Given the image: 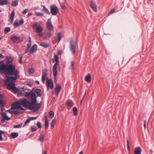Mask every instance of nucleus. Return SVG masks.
<instances>
[{
  "label": "nucleus",
  "mask_w": 154,
  "mask_h": 154,
  "mask_svg": "<svg viewBox=\"0 0 154 154\" xmlns=\"http://www.w3.org/2000/svg\"><path fill=\"white\" fill-rule=\"evenodd\" d=\"M5 120L4 119V118L2 117V120H1V122L2 123H3L5 122Z\"/></svg>",
  "instance_id": "338daca9"
},
{
  "label": "nucleus",
  "mask_w": 154,
  "mask_h": 154,
  "mask_svg": "<svg viewBox=\"0 0 154 154\" xmlns=\"http://www.w3.org/2000/svg\"><path fill=\"white\" fill-rule=\"evenodd\" d=\"M67 105L68 106H71L73 105V103L72 101L69 100L67 101Z\"/></svg>",
  "instance_id": "e433bc0d"
},
{
  "label": "nucleus",
  "mask_w": 154,
  "mask_h": 154,
  "mask_svg": "<svg viewBox=\"0 0 154 154\" xmlns=\"http://www.w3.org/2000/svg\"><path fill=\"white\" fill-rule=\"evenodd\" d=\"M8 0H0V5H7L8 4Z\"/></svg>",
  "instance_id": "a878e982"
},
{
  "label": "nucleus",
  "mask_w": 154,
  "mask_h": 154,
  "mask_svg": "<svg viewBox=\"0 0 154 154\" xmlns=\"http://www.w3.org/2000/svg\"><path fill=\"white\" fill-rule=\"evenodd\" d=\"M20 103L18 101L14 102L12 105V107L14 109H18L22 110L23 108L20 106Z\"/></svg>",
  "instance_id": "1a4fd4ad"
},
{
  "label": "nucleus",
  "mask_w": 154,
  "mask_h": 154,
  "mask_svg": "<svg viewBox=\"0 0 154 154\" xmlns=\"http://www.w3.org/2000/svg\"><path fill=\"white\" fill-rule=\"evenodd\" d=\"M71 65L70 68L72 69H73V66L75 63V62L74 61H71L70 62Z\"/></svg>",
  "instance_id": "de8ad7c7"
},
{
  "label": "nucleus",
  "mask_w": 154,
  "mask_h": 154,
  "mask_svg": "<svg viewBox=\"0 0 154 154\" xmlns=\"http://www.w3.org/2000/svg\"><path fill=\"white\" fill-rule=\"evenodd\" d=\"M127 148H128V150L129 151V149H130V147H129V141L128 140H127Z\"/></svg>",
  "instance_id": "680f3d73"
},
{
  "label": "nucleus",
  "mask_w": 154,
  "mask_h": 154,
  "mask_svg": "<svg viewBox=\"0 0 154 154\" xmlns=\"http://www.w3.org/2000/svg\"><path fill=\"white\" fill-rule=\"evenodd\" d=\"M27 84L29 86H31L33 85V83L32 82H28L27 83Z\"/></svg>",
  "instance_id": "e2e57ef3"
},
{
  "label": "nucleus",
  "mask_w": 154,
  "mask_h": 154,
  "mask_svg": "<svg viewBox=\"0 0 154 154\" xmlns=\"http://www.w3.org/2000/svg\"><path fill=\"white\" fill-rule=\"evenodd\" d=\"M115 11V10L114 9H112L111 10H110L109 13V14H111Z\"/></svg>",
  "instance_id": "052dcab7"
},
{
  "label": "nucleus",
  "mask_w": 154,
  "mask_h": 154,
  "mask_svg": "<svg viewBox=\"0 0 154 154\" xmlns=\"http://www.w3.org/2000/svg\"><path fill=\"white\" fill-rule=\"evenodd\" d=\"M11 30V28L9 27H7L4 30V33L6 34L9 32Z\"/></svg>",
  "instance_id": "ea45409f"
},
{
  "label": "nucleus",
  "mask_w": 154,
  "mask_h": 154,
  "mask_svg": "<svg viewBox=\"0 0 154 154\" xmlns=\"http://www.w3.org/2000/svg\"><path fill=\"white\" fill-rule=\"evenodd\" d=\"M28 11V9H25L23 11L22 13L23 14H26L27 12Z\"/></svg>",
  "instance_id": "4d7b16f0"
},
{
  "label": "nucleus",
  "mask_w": 154,
  "mask_h": 154,
  "mask_svg": "<svg viewBox=\"0 0 154 154\" xmlns=\"http://www.w3.org/2000/svg\"><path fill=\"white\" fill-rule=\"evenodd\" d=\"M11 40L14 42L18 43L20 42V38L16 36H14L11 38Z\"/></svg>",
  "instance_id": "dca6fc26"
},
{
  "label": "nucleus",
  "mask_w": 154,
  "mask_h": 154,
  "mask_svg": "<svg viewBox=\"0 0 154 154\" xmlns=\"http://www.w3.org/2000/svg\"><path fill=\"white\" fill-rule=\"evenodd\" d=\"M51 13L53 15H56L59 12L58 8L55 5H52L50 6Z\"/></svg>",
  "instance_id": "423d86ee"
},
{
  "label": "nucleus",
  "mask_w": 154,
  "mask_h": 154,
  "mask_svg": "<svg viewBox=\"0 0 154 154\" xmlns=\"http://www.w3.org/2000/svg\"><path fill=\"white\" fill-rule=\"evenodd\" d=\"M90 5L91 9L94 11L96 12L97 11V6L94 2L91 1L90 2Z\"/></svg>",
  "instance_id": "ddd939ff"
},
{
  "label": "nucleus",
  "mask_w": 154,
  "mask_h": 154,
  "mask_svg": "<svg viewBox=\"0 0 154 154\" xmlns=\"http://www.w3.org/2000/svg\"><path fill=\"white\" fill-rule=\"evenodd\" d=\"M14 26L15 27H17L18 25H19V23L16 20L15 21L14 23Z\"/></svg>",
  "instance_id": "8fccbe9b"
},
{
  "label": "nucleus",
  "mask_w": 154,
  "mask_h": 154,
  "mask_svg": "<svg viewBox=\"0 0 154 154\" xmlns=\"http://www.w3.org/2000/svg\"><path fill=\"white\" fill-rule=\"evenodd\" d=\"M60 6L63 9H65L66 8V7L65 5V4L63 2H61L60 3Z\"/></svg>",
  "instance_id": "a18cd8bd"
},
{
  "label": "nucleus",
  "mask_w": 154,
  "mask_h": 154,
  "mask_svg": "<svg viewBox=\"0 0 154 154\" xmlns=\"http://www.w3.org/2000/svg\"><path fill=\"white\" fill-rule=\"evenodd\" d=\"M70 50L72 54H75V53L76 45L73 40H72L70 42Z\"/></svg>",
  "instance_id": "0eeeda50"
},
{
  "label": "nucleus",
  "mask_w": 154,
  "mask_h": 154,
  "mask_svg": "<svg viewBox=\"0 0 154 154\" xmlns=\"http://www.w3.org/2000/svg\"><path fill=\"white\" fill-rule=\"evenodd\" d=\"M24 23V21L23 20V18H21L20 20V21H19V25H22Z\"/></svg>",
  "instance_id": "3c124183"
},
{
  "label": "nucleus",
  "mask_w": 154,
  "mask_h": 154,
  "mask_svg": "<svg viewBox=\"0 0 154 154\" xmlns=\"http://www.w3.org/2000/svg\"><path fill=\"white\" fill-rule=\"evenodd\" d=\"M40 45L45 48H47L49 47V44L47 43L42 42L41 43Z\"/></svg>",
  "instance_id": "393cba45"
},
{
  "label": "nucleus",
  "mask_w": 154,
  "mask_h": 154,
  "mask_svg": "<svg viewBox=\"0 0 154 154\" xmlns=\"http://www.w3.org/2000/svg\"><path fill=\"white\" fill-rule=\"evenodd\" d=\"M43 34V33L42 32V33H40L38 34V35L41 37V36H42Z\"/></svg>",
  "instance_id": "774afa93"
},
{
  "label": "nucleus",
  "mask_w": 154,
  "mask_h": 154,
  "mask_svg": "<svg viewBox=\"0 0 154 154\" xmlns=\"http://www.w3.org/2000/svg\"><path fill=\"white\" fill-rule=\"evenodd\" d=\"M47 80L46 85L47 90H48L49 88L52 89L54 87V84L52 80L51 79H49L48 78Z\"/></svg>",
  "instance_id": "6e6552de"
},
{
  "label": "nucleus",
  "mask_w": 154,
  "mask_h": 154,
  "mask_svg": "<svg viewBox=\"0 0 154 154\" xmlns=\"http://www.w3.org/2000/svg\"><path fill=\"white\" fill-rule=\"evenodd\" d=\"M19 113L20 112L18 110H16L14 111V113L15 115H18Z\"/></svg>",
  "instance_id": "6e6d98bb"
},
{
  "label": "nucleus",
  "mask_w": 154,
  "mask_h": 154,
  "mask_svg": "<svg viewBox=\"0 0 154 154\" xmlns=\"http://www.w3.org/2000/svg\"><path fill=\"white\" fill-rule=\"evenodd\" d=\"M6 59L7 63L6 65L12 64V63L13 61V59L12 57L11 56H7L6 58Z\"/></svg>",
  "instance_id": "f3484780"
},
{
  "label": "nucleus",
  "mask_w": 154,
  "mask_h": 154,
  "mask_svg": "<svg viewBox=\"0 0 154 154\" xmlns=\"http://www.w3.org/2000/svg\"><path fill=\"white\" fill-rule=\"evenodd\" d=\"M74 115V116H76L77 115V109L76 107H75L73 108V109Z\"/></svg>",
  "instance_id": "c9c22d12"
},
{
  "label": "nucleus",
  "mask_w": 154,
  "mask_h": 154,
  "mask_svg": "<svg viewBox=\"0 0 154 154\" xmlns=\"http://www.w3.org/2000/svg\"><path fill=\"white\" fill-rule=\"evenodd\" d=\"M61 89V87L60 85L57 84L55 88V91L56 92V95L57 96L58 95Z\"/></svg>",
  "instance_id": "2eb2a0df"
},
{
  "label": "nucleus",
  "mask_w": 154,
  "mask_h": 154,
  "mask_svg": "<svg viewBox=\"0 0 154 154\" xmlns=\"http://www.w3.org/2000/svg\"><path fill=\"white\" fill-rule=\"evenodd\" d=\"M85 80L87 82H90L91 81V75L88 74L85 77Z\"/></svg>",
  "instance_id": "c756f323"
},
{
  "label": "nucleus",
  "mask_w": 154,
  "mask_h": 154,
  "mask_svg": "<svg viewBox=\"0 0 154 154\" xmlns=\"http://www.w3.org/2000/svg\"><path fill=\"white\" fill-rule=\"evenodd\" d=\"M19 57V62L20 64L22 63V59L23 58V56L21 54L18 55Z\"/></svg>",
  "instance_id": "c03bdc74"
},
{
  "label": "nucleus",
  "mask_w": 154,
  "mask_h": 154,
  "mask_svg": "<svg viewBox=\"0 0 154 154\" xmlns=\"http://www.w3.org/2000/svg\"><path fill=\"white\" fill-rule=\"evenodd\" d=\"M47 69H45L42 70V77L46 78L47 76Z\"/></svg>",
  "instance_id": "5701e85b"
},
{
  "label": "nucleus",
  "mask_w": 154,
  "mask_h": 154,
  "mask_svg": "<svg viewBox=\"0 0 154 154\" xmlns=\"http://www.w3.org/2000/svg\"><path fill=\"white\" fill-rule=\"evenodd\" d=\"M30 121V119L29 118L25 122V123H24V124L23 127H24L25 126H26L27 125V124L29 123V122Z\"/></svg>",
  "instance_id": "37998d69"
},
{
  "label": "nucleus",
  "mask_w": 154,
  "mask_h": 154,
  "mask_svg": "<svg viewBox=\"0 0 154 154\" xmlns=\"http://www.w3.org/2000/svg\"><path fill=\"white\" fill-rule=\"evenodd\" d=\"M46 78L42 77V80L43 83H44Z\"/></svg>",
  "instance_id": "0e129e2a"
},
{
  "label": "nucleus",
  "mask_w": 154,
  "mask_h": 154,
  "mask_svg": "<svg viewBox=\"0 0 154 154\" xmlns=\"http://www.w3.org/2000/svg\"><path fill=\"white\" fill-rule=\"evenodd\" d=\"M37 128L36 126H33L31 127V130L33 132L37 131Z\"/></svg>",
  "instance_id": "a19ab883"
},
{
  "label": "nucleus",
  "mask_w": 154,
  "mask_h": 154,
  "mask_svg": "<svg viewBox=\"0 0 154 154\" xmlns=\"http://www.w3.org/2000/svg\"><path fill=\"white\" fill-rule=\"evenodd\" d=\"M49 125V122L48 121H45V129H46L48 128Z\"/></svg>",
  "instance_id": "09e8293b"
},
{
  "label": "nucleus",
  "mask_w": 154,
  "mask_h": 154,
  "mask_svg": "<svg viewBox=\"0 0 154 154\" xmlns=\"http://www.w3.org/2000/svg\"><path fill=\"white\" fill-rule=\"evenodd\" d=\"M30 97L31 98L32 100V101L36 102L37 96L35 93L32 92V93H31V95Z\"/></svg>",
  "instance_id": "aec40b11"
},
{
  "label": "nucleus",
  "mask_w": 154,
  "mask_h": 154,
  "mask_svg": "<svg viewBox=\"0 0 154 154\" xmlns=\"http://www.w3.org/2000/svg\"><path fill=\"white\" fill-rule=\"evenodd\" d=\"M54 57L55 63L53 66V70H54V75L55 76L57 74V66L59 64V57L57 55L55 54Z\"/></svg>",
  "instance_id": "39448f33"
},
{
  "label": "nucleus",
  "mask_w": 154,
  "mask_h": 154,
  "mask_svg": "<svg viewBox=\"0 0 154 154\" xmlns=\"http://www.w3.org/2000/svg\"><path fill=\"white\" fill-rule=\"evenodd\" d=\"M32 92H26L25 94V96L27 98L30 97H31V93H32Z\"/></svg>",
  "instance_id": "58836bf2"
},
{
  "label": "nucleus",
  "mask_w": 154,
  "mask_h": 154,
  "mask_svg": "<svg viewBox=\"0 0 154 154\" xmlns=\"http://www.w3.org/2000/svg\"><path fill=\"white\" fill-rule=\"evenodd\" d=\"M144 123L143 126H144V127L145 129L146 128V120L144 121Z\"/></svg>",
  "instance_id": "69168bd1"
},
{
  "label": "nucleus",
  "mask_w": 154,
  "mask_h": 154,
  "mask_svg": "<svg viewBox=\"0 0 154 154\" xmlns=\"http://www.w3.org/2000/svg\"><path fill=\"white\" fill-rule=\"evenodd\" d=\"M44 137L45 136L44 134H41L39 138V140L41 142H43L44 138Z\"/></svg>",
  "instance_id": "4c0bfd02"
},
{
  "label": "nucleus",
  "mask_w": 154,
  "mask_h": 154,
  "mask_svg": "<svg viewBox=\"0 0 154 154\" xmlns=\"http://www.w3.org/2000/svg\"><path fill=\"white\" fill-rule=\"evenodd\" d=\"M11 136L14 138L17 137L18 136V134L17 132H13L11 133Z\"/></svg>",
  "instance_id": "2f4dec72"
},
{
  "label": "nucleus",
  "mask_w": 154,
  "mask_h": 154,
  "mask_svg": "<svg viewBox=\"0 0 154 154\" xmlns=\"http://www.w3.org/2000/svg\"><path fill=\"white\" fill-rule=\"evenodd\" d=\"M46 24L48 30L47 32V35L49 37L51 38L54 34V27L52 24L51 18L48 19Z\"/></svg>",
  "instance_id": "f03ea898"
},
{
  "label": "nucleus",
  "mask_w": 154,
  "mask_h": 154,
  "mask_svg": "<svg viewBox=\"0 0 154 154\" xmlns=\"http://www.w3.org/2000/svg\"><path fill=\"white\" fill-rule=\"evenodd\" d=\"M32 26L34 28H36V31L37 33H40L43 30L42 26H38L37 24L35 23H34Z\"/></svg>",
  "instance_id": "9b49d317"
},
{
  "label": "nucleus",
  "mask_w": 154,
  "mask_h": 154,
  "mask_svg": "<svg viewBox=\"0 0 154 154\" xmlns=\"http://www.w3.org/2000/svg\"><path fill=\"white\" fill-rule=\"evenodd\" d=\"M37 46L36 44H34L31 48L29 52V54H30L35 52L37 51Z\"/></svg>",
  "instance_id": "4468645a"
},
{
  "label": "nucleus",
  "mask_w": 154,
  "mask_h": 154,
  "mask_svg": "<svg viewBox=\"0 0 154 154\" xmlns=\"http://www.w3.org/2000/svg\"><path fill=\"white\" fill-rule=\"evenodd\" d=\"M15 15V12L14 11H13L11 12L10 15V20L12 22H13L14 20V17Z\"/></svg>",
  "instance_id": "cd10ccee"
},
{
  "label": "nucleus",
  "mask_w": 154,
  "mask_h": 154,
  "mask_svg": "<svg viewBox=\"0 0 154 154\" xmlns=\"http://www.w3.org/2000/svg\"><path fill=\"white\" fill-rule=\"evenodd\" d=\"M20 104L23 106L26 107L28 109V107L29 106V102L26 99H24L21 101Z\"/></svg>",
  "instance_id": "f8f14e48"
},
{
  "label": "nucleus",
  "mask_w": 154,
  "mask_h": 154,
  "mask_svg": "<svg viewBox=\"0 0 154 154\" xmlns=\"http://www.w3.org/2000/svg\"><path fill=\"white\" fill-rule=\"evenodd\" d=\"M8 112H9L10 113H11V114H12L13 113H14V111H13L12 108L11 107L10 109L8 110Z\"/></svg>",
  "instance_id": "13d9d810"
},
{
  "label": "nucleus",
  "mask_w": 154,
  "mask_h": 154,
  "mask_svg": "<svg viewBox=\"0 0 154 154\" xmlns=\"http://www.w3.org/2000/svg\"><path fill=\"white\" fill-rule=\"evenodd\" d=\"M37 118H38L37 117H29V118L30 119V121H31V120H35Z\"/></svg>",
  "instance_id": "bf43d9fd"
},
{
  "label": "nucleus",
  "mask_w": 154,
  "mask_h": 154,
  "mask_svg": "<svg viewBox=\"0 0 154 154\" xmlns=\"http://www.w3.org/2000/svg\"><path fill=\"white\" fill-rule=\"evenodd\" d=\"M3 96L0 94V106H1V110L2 111L4 109V101H3Z\"/></svg>",
  "instance_id": "a211bd4d"
},
{
  "label": "nucleus",
  "mask_w": 154,
  "mask_h": 154,
  "mask_svg": "<svg viewBox=\"0 0 154 154\" xmlns=\"http://www.w3.org/2000/svg\"><path fill=\"white\" fill-rule=\"evenodd\" d=\"M15 68V66L13 64L8 67L7 71L8 72L7 74L9 75L7 78L8 81H15L20 78V72L18 70L16 69Z\"/></svg>",
  "instance_id": "f257e3e1"
},
{
  "label": "nucleus",
  "mask_w": 154,
  "mask_h": 154,
  "mask_svg": "<svg viewBox=\"0 0 154 154\" xmlns=\"http://www.w3.org/2000/svg\"><path fill=\"white\" fill-rule=\"evenodd\" d=\"M2 117L4 118V119L6 120H9L10 119L6 115V113L5 112H3L2 114Z\"/></svg>",
  "instance_id": "4be33fe9"
},
{
  "label": "nucleus",
  "mask_w": 154,
  "mask_h": 154,
  "mask_svg": "<svg viewBox=\"0 0 154 154\" xmlns=\"http://www.w3.org/2000/svg\"><path fill=\"white\" fill-rule=\"evenodd\" d=\"M4 132L2 131H0V141H2L3 140V138H2V134H4Z\"/></svg>",
  "instance_id": "49530a36"
},
{
  "label": "nucleus",
  "mask_w": 154,
  "mask_h": 154,
  "mask_svg": "<svg viewBox=\"0 0 154 154\" xmlns=\"http://www.w3.org/2000/svg\"><path fill=\"white\" fill-rule=\"evenodd\" d=\"M35 15L38 16H44V14L40 12H36L35 13Z\"/></svg>",
  "instance_id": "79ce46f5"
},
{
  "label": "nucleus",
  "mask_w": 154,
  "mask_h": 154,
  "mask_svg": "<svg viewBox=\"0 0 154 154\" xmlns=\"http://www.w3.org/2000/svg\"><path fill=\"white\" fill-rule=\"evenodd\" d=\"M11 64H4L2 61L0 62V73H6L8 70V68Z\"/></svg>",
  "instance_id": "20e7f679"
},
{
  "label": "nucleus",
  "mask_w": 154,
  "mask_h": 154,
  "mask_svg": "<svg viewBox=\"0 0 154 154\" xmlns=\"http://www.w3.org/2000/svg\"><path fill=\"white\" fill-rule=\"evenodd\" d=\"M36 102L35 101H31L29 103V106L28 107V109L30 110H34L36 107Z\"/></svg>",
  "instance_id": "9d476101"
},
{
  "label": "nucleus",
  "mask_w": 154,
  "mask_h": 154,
  "mask_svg": "<svg viewBox=\"0 0 154 154\" xmlns=\"http://www.w3.org/2000/svg\"><path fill=\"white\" fill-rule=\"evenodd\" d=\"M49 117L52 119L54 117V112L52 111H50L49 112Z\"/></svg>",
  "instance_id": "f704fd0d"
},
{
  "label": "nucleus",
  "mask_w": 154,
  "mask_h": 154,
  "mask_svg": "<svg viewBox=\"0 0 154 154\" xmlns=\"http://www.w3.org/2000/svg\"><path fill=\"white\" fill-rule=\"evenodd\" d=\"M56 122V119L55 118H54L52 121L51 123V128H53L54 125L55 124Z\"/></svg>",
  "instance_id": "c85d7f7f"
},
{
  "label": "nucleus",
  "mask_w": 154,
  "mask_h": 154,
  "mask_svg": "<svg viewBox=\"0 0 154 154\" xmlns=\"http://www.w3.org/2000/svg\"><path fill=\"white\" fill-rule=\"evenodd\" d=\"M37 125L38 128H39L41 129L42 127V124L41 123L39 122H38L37 123Z\"/></svg>",
  "instance_id": "864d4df0"
},
{
  "label": "nucleus",
  "mask_w": 154,
  "mask_h": 154,
  "mask_svg": "<svg viewBox=\"0 0 154 154\" xmlns=\"http://www.w3.org/2000/svg\"><path fill=\"white\" fill-rule=\"evenodd\" d=\"M42 104L41 103H38L36 105V107H35V109H34V110H33V111L34 112H36L39 109L41 106Z\"/></svg>",
  "instance_id": "bb28decb"
},
{
  "label": "nucleus",
  "mask_w": 154,
  "mask_h": 154,
  "mask_svg": "<svg viewBox=\"0 0 154 154\" xmlns=\"http://www.w3.org/2000/svg\"><path fill=\"white\" fill-rule=\"evenodd\" d=\"M142 150L140 147H137L135 148L134 153L135 154H141Z\"/></svg>",
  "instance_id": "412c9836"
},
{
  "label": "nucleus",
  "mask_w": 154,
  "mask_h": 154,
  "mask_svg": "<svg viewBox=\"0 0 154 154\" xmlns=\"http://www.w3.org/2000/svg\"><path fill=\"white\" fill-rule=\"evenodd\" d=\"M34 71L33 69L29 68V69L28 72L29 73H32L34 72Z\"/></svg>",
  "instance_id": "5fc2aeb1"
},
{
  "label": "nucleus",
  "mask_w": 154,
  "mask_h": 154,
  "mask_svg": "<svg viewBox=\"0 0 154 154\" xmlns=\"http://www.w3.org/2000/svg\"><path fill=\"white\" fill-rule=\"evenodd\" d=\"M22 124H23V123H21V124L15 125L14 126V128H20L22 127Z\"/></svg>",
  "instance_id": "603ef678"
},
{
  "label": "nucleus",
  "mask_w": 154,
  "mask_h": 154,
  "mask_svg": "<svg viewBox=\"0 0 154 154\" xmlns=\"http://www.w3.org/2000/svg\"><path fill=\"white\" fill-rule=\"evenodd\" d=\"M57 35L58 38V43H59L62 38V34L61 32H58Z\"/></svg>",
  "instance_id": "72a5a7b5"
},
{
  "label": "nucleus",
  "mask_w": 154,
  "mask_h": 154,
  "mask_svg": "<svg viewBox=\"0 0 154 154\" xmlns=\"http://www.w3.org/2000/svg\"><path fill=\"white\" fill-rule=\"evenodd\" d=\"M18 0H15L12 2L11 5L13 7H16L18 5Z\"/></svg>",
  "instance_id": "473e14b6"
},
{
  "label": "nucleus",
  "mask_w": 154,
  "mask_h": 154,
  "mask_svg": "<svg viewBox=\"0 0 154 154\" xmlns=\"http://www.w3.org/2000/svg\"><path fill=\"white\" fill-rule=\"evenodd\" d=\"M14 81H8L7 79L5 82V84L7 85L8 89L11 90L14 93L18 92V90L15 85Z\"/></svg>",
  "instance_id": "7ed1b4c3"
},
{
  "label": "nucleus",
  "mask_w": 154,
  "mask_h": 154,
  "mask_svg": "<svg viewBox=\"0 0 154 154\" xmlns=\"http://www.w3.org/2000/svg\"><path fill=\"white\" fill-rule=\"evenodd\" d=\"M35 93L37 94V95L38 97H40L41 95V91L40 89L37 88L34 90Z\"/></svg>",
  "instance_id": "b1692460"
},
{
  "label": "nucleus",
  "mask_w": 154,
  "mask_h": 154,
  "mask_svg": "<svg viewBox=\"0 0 154 154\" xmlns=\"http://www.w3.org/2000/svg\"><path fill=\"white\" fill-rule=\"evenodd\" d=\"M43 11H44L46 13L50 15V12L48 10L47 8H46L45 6H43Z\"/></svg>",
  "instance_id": "7c9ffc66"
},
{
  "label": "nucleus",
  "mask_w": 154,
  "mask_h": 154,
  "mask_svg": "<svg viewBox=\"0 0 154 154\" xmlns=\"http://www.w3.org/2000/svg\"><path fill=\"white\" fill-rule=\"evenodd\" d=\"M29 43L27 45V50L25 51V53H27L28 52L29 50V48H30L31 46V45L32 41H31V38L30 36H29Z\"/></svg>",
  "instance_id": "6ab92c4d"
}]
</instances>
